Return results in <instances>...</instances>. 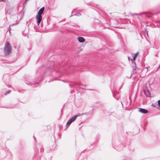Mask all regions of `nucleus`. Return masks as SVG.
<instances>
[{"label": "nucleus", "instance_id": "obj_27", "mask_svg": "<svg viewBox=\"0 0 160 160\" xmlns=\"http://www.w3.org/2000/svg\"><path fill=\"white\" fill-rule=\"evenodd\" d=\"M133 69H134V70H135V68H133Z\"/></svg>", "mask_w": 160, "mask_h": 160}, {"label": "nucleus", "instance_id": "obj_6", "mask_svg": "<svg viewBox=\"0 0 160 160\" xmlns=\"http://www.w3.org/2000/svg\"><path fill=\"white\" fill-rule=\"evenodd\" d=\"M144 93L146 96L148 97H150V92L148 90L146 89L144 90Z\"/></svg>", "mask_w": 160, "mask_h": 160}, {"label": "nucleus", "instance_id": "obj_19", "mask_svg": "<svg viewBox=\"0 0 160 160\" xmlns=\"http://www.w3.org/2000/svg\"><path fill=\"white\" fill-rule=\"evenodd\" d=\"M87 4L88 5H90V4H91L90 3H87Z\"/></svg>", "mask_w": 160, "mask_h": 160}, {"label": "nucleus", "instance_id": "obj_13", "mask_svg": "<svg viewBox=\"0 0 160 160\" xmlns=\"http://www.w3.org/2000/svg\"><path fill=\"white\" fill-rule=\"evenodd\" d=\"M11 92V91L10 90H8V91H7L6 93H5L4 94L5 95H6L7 94H8L10 92Z\"/></svg>", "mask_w": 160, "mask_h": 160}, {"label": "nucleus", "instance_id": "obj_17", "mask_svg": "<svg viewBox=\"0 0 160 160\" xmlns=\"http://www.w3.org/2000/svg\"><path fill=\"white\" fill-rule=\"evenodd\" d=\"M40 150H41V151H42V152H43V149H42V148H41Z\"/></svg>", "mask_w": 160, "mask_h": 160}, {"label": "nucleus", "instance_id": "obj_5", "mask_svg": "<svg viewBox=\"0 0 160 160\" xmlns=\"http://www.w3.org/2000/svg\"><path fill=\"white\" fill-rule=\"evenodd\" d=\"M138 111L143 114H146L148 112V111L146 109L142 108H139Z\"/></svg>", "mask_w": 160, "mask_h": 160}, {"label": "nucleus", "instance_id": "obj_25", "mask_svg": "<svg viewBox=\"0 0 160 160\" xmlns=\"http://www.w3.org/2000/svg\"><path fill=\"white\" fill-rule=\"evenodd\" d=\"M133 73H136V72H133Z\"/></svg>", "mask_w": 160, "mask_h": 160}, {"label": "nucleus", "instance_id": "obj_2", "mask_svg": "<svg viewBox=\"0 0 160 160\" xmlns=\"http://www.w3.org/2000/svg\"><path fill=\"white\" fill-rule=\"evenodd\" d=\"M76 116H74L73 117L70 118L68 121L66 125L68 127L77 118Z\"/></svg>", "mask_w": 160, "mask_h": 160}, {"label": "nucleus", "instance_id": "obj_26", "mask_svg": "<svg viewBox=\"0 0 160 160\" xmlns=\"http://www.w3.org/2000/svg\"><path fill=\"white\" fill-rule=\"evenodd\" d=\"M122 106H123V104L122 103Z\"/></svg>", "mask_w": 160, "mask_h": 160}, {"label": "nucleus", "instance_id": "obj_20", "mask_svg": "<svg viewBox=\"0 0 160 160\" xmlns=\"http://www.w3.org/2000/svg\"><path fill=\"white\" fill-rule=\"evenodd\" d=\"M5 0H0V2L4 1Z\"/></svg>", "mask_w": 160, "mask_h": 160}, {"label": "nucleus", "instance_id": "obj_14", "mask_svg": "<svg viewBox=\"0 0 160 160\" xmlns=\"http://www.w3.org/2000/svg\"><path fill=\"white\" fill-rule=\"evenodd\" d=\"M81 115V114L80 113H78L77 115H75V116H76L77 118L78 116H80Z\"/></svg>", "mask_w": 160, "mask_h": 160}, {"label": "nucleus", "instance_id": "obj_1", "mask_svg": "<svg viewBox=\"0 0 160 160\" xmlns=\"http://www.w3.org/2000/svg\"><path fill=\"white\" fill-rule=\"evenodd\" d=\"M12 48L9 43L8 42H6L4 49V52L5 55H7L9 54L11 51Z\"/></svg>", "mask_w": 160, "mask_h": 160}, {"label": "nucleus", "instance_id": "obj_16", "mask_svg": "<svg viewBox=\"0 0 160 160\" xmlns=\"http://www.w3.org/2000/svg\"><path fill=\"white\" fill-rule=\"evenodd\" d=\"M112 93L113 97H114V98H116V95L113 93Z\"/></svg>", "mask_w": 160, "mask_h": 160}, {"label": "nucleus", "instance_id": "obj_7", "mask_svg": "<svg viewBox=\"0 0 160 160\" xmlns=\"http://www.w3.org/2000/svg\"><path fill=\"white\" fill-rule=\"evenodd\" d=\"M28 85H29L30 86H32V87H37L36 85H38V86L39 85V83L38 82H36L35 83H33L32 82H29L28 84Z\"/></svg>", "mask_w": 160, "mask_h": 160}, {"label": "nucleus", "instance_id": "obj_15", "mask_svg": "<svg viewBox=\"0 0 160 160\" xmlns=\"http://www.w3.org/2000/svg\"><path fill=\"white\" fill-rule=\"evenodd\" d=\"M158 106L160 107V100L158 101Z\"/></svg>", "mask_w": 160, "mask_h": 160}, {"label": "nucleus", "instance_id": "obj_21", "mask_svg": "<svg viewBox=\"0 0 160 160\" xmlns=\"http://www.w3.org/2000/svg\"><path fill=\"white\" fill-rule=\"evenodd\" d=\"M27 0H25V1L24 2V3H26L27 2Z\"/></svg>", "mask_w": 160, "mask_h": 160}, {"label": "nucleus", "instance_id": "obj_18", "mask_svg": "<svg viewBox=\"0 0 160 160\" xmlns=\"http://www.w3.org/2000/svg\"><path fill=\"white\" fill-rule=\"evenodd\" d=\"M133 15H138L136 13H134V14H131V15L132 16Z\"/></svg>", "mask_w": 160, "mask_h": 160}, {"label": "nucleus", "instance_id": "obj_8", "mask_svg": "<svg viewBox=\"0 0 160 160\" xmlns=\"http://www.w3.org/2000/svg\"><path fill=\"white\" fill-rule=\"evenodd\" d=\"M78 41L81 42H83L85 41L84 38L82 37H79L78 38Z\"/></svg>", "mask_w": 160, "mask_h": 160}, {"label": "nucleus", "instance_id": "obj_4", "mask_svg": "<svg viewBox=\"0 0 160 160\" xmlns=\"http://www.w3.org/2000/svg\"><path fill=\"white\" fill-rule=\"evenodd\" d=\"M139 53V52H137L135 54H134V56H133V58L132 59H131V62L132 64H134L135 65L136 63L135 62V60L136 58L138 55Z\"/></svg>", "mask_w": 160, "mask_h": 160}, {"label": "nucleus", "instance_id": "obj_10", "mask_svg": "<svg viewBox=\"0 0 160 160\" xmlns=\"http://www.w3.org/2000/svg\"><path fill=\"white\" fill-rule=\"evenodd\" d=\"M148 12H143V13H141L139 15H145V16L149 18V17L148 16Z\"/></svg>", "mask_w": 160, "mask_h": 160}, {"label": "nucleus", "instance_id": "obj_12", "mask_svg": "<svg viewBox=\"0 0 160 160\" xmlns=\"http://www.w3.org/2000/svg\"><path fill=\"white\" fill-rule=\"evenodd\" d=\"M73 15H75V16H80L81 15V13H77V14H74Z\"/></svg>", "mask_w": 160, "mask_h": 160}, {"label": "nucleus", "instance_id": "obj_9", "mask_svg": "<svg viewBox=\"0 0 160 160\" xmlns=\"http://www.w3.org/2000/svg\"><path fill=\"white\" fill-rule=\"evenodd\" d=\"M44 9V7H42L41 8V21L42 20V16H41L43 12Z\"/></svg>", "mask_w": 160, "mask_h": 160}, {"label": "nucleus", "instance_id": "obj_23", "mask_svg": "<svg viewBox=\"0 0 160 160\" xmlns=\"http://www.w3.org/2000/svg\"><path fill=\"white\" fill-rule=\"evenodd\" d=\"M128 59L130 60V58L129 57H128ZM131 59H130V60H131Z\"/></svg>", "mask_w": 160, "mask_h": 160}, {"label": "nucleus", "instance_id": "obj_22", "mask_svg": "<svg viewBox=\"0 0 160 160\" xmlns=\"http://www.w3.org/2000/svg\"><path fill=\"white\" fill-rule=\"evenodd\" d=\"M147 35L148 36V31H147Z\"/></svg>", "mask_w": 160, "mask_h": 160}, {"label": "nucleus", "instance_id": "obj_3", "mask_svg": "<svg viewBox=\"0 0 160 160\" xmlns=\"http://www.w3.org/2000/svg\"><path fill=\"white\" fill-rule=\"evenodd\" d=\"M36 19L37 20V24L38 26H39V23H40V9L38 11V15L36 16Z\"/></svg>", "mask_w": 160, "mask_h": 160}, {"label": "nucleus", "instance_id": "obj_24", "mask_svg": "<svg viewBox=\"0 0 160 160\" xmlns=\"http://www.w3.org/2000/svg\"><path fill=\"white\" fill-rule=\"evenodd\" d=\"M131 76H130V77H129H129H128V78H131Z\"/></svg>", "mask_w": 160, "mask_h": 160}, {"label": "nucleus", "instance_id": "obj_11", "mask_svg": "<svg viewBox=\"0 0 160 160\" xmlns=\"http://www.w3.org/2000/svg\"><path fill=\"white\" fill-rule=\"evenodd\" d=\"M36 26L34 27V29L36 31V32H39V29H38L36 28Z\"/></svg>", "mask_w": 160, "mask_h": 160}]
</instances>
